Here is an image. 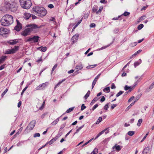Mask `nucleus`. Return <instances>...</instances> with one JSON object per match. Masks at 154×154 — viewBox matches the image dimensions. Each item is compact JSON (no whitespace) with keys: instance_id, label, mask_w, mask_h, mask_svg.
Segmentation results:
<instances>
[{"instance_id":"1","label":"nucleus","mask_w":154,"mask_h":154,"mask_svg":"<svg viewBox=\"0 0 154 154\" xmlns=\"http://www.w3.org/2000/svg\"><path fill=\"white\" fill-rule=\"evenodd\" d=\"M5 6L7 9L13 12H15L18 9L17 4L15 0H5Z\"/></svg>"},{"instance_id":"2","label":"nucleus","mask_w":154,"mask_h":154,"mask_svg":"<svg viewBox=\"0 0 154 154\" xmlns=\"http://www.w3.org/2000/svg\"><path fill=\"white\" fill-rule=\"evenodd\" d=\"M0 22L2 25L3 26H9L13 22V17L11 15L6 14L2 17Z\"/></svg>"},{"instance_id":"3","label":"nucleus","mask_w":154,"mask_h":154,"mask_svg":"<svg viewBox=\"0 0 154 154\" xmlns=\"http://www.w3.org/2000/svg\"><path fill=\"white\" fill-rule=\"evenodd\" d=\"M33 11L37 15L42 17L47 14L46 10L42 7L35 6L32 8Z\"/></svg>"},{"instance_id":"4","label":"nucleus","mask_w":154,"mask_h":154,"mask_svg":"<svg viewBox=\"0 0 154 154\" xmlns=\"http://www.w3.org/2000/svg\"><path fill=\"white\" fill-rule=\"evenodd\" d=\"M27 26L29 27L25 29L21 33V35L23 36H27L29 35L30 32L33 30V29L40 27H38L37 25L33 24H29Z\"/></svg>"},{"instance_id":"5","label":"nucleus","mask_w":154,"mask_h":154,"mask_svg":"<svg viewBox=\"0 0 154 154\" xmlns=\"http://www.w3.org/2000/svg\"><path fill=\"white\" fill-rule=\"evenodd\" d=\"M21 7L25 9H29L32 5L30 0H19Z\"/></svg>"},{"instance_id":"6","label":"nucleus","mask_w":154,"mask_h":154,"mask_svg":"<svg viewBox=\"0 0 154 154\" xmlns=\"http://www.w3.org/2000/svg\"><path fill=\"white\" fill-rule=\"evenodd\" d=\"M19 49V46H15L14 48L11 49H8L5 51V54H13L17 51Z\"/></svg>"},{"instance_id":"7","label":"nucleus","mask_w":154,"mask_h":154,"mask_svg":"<svg viewBox=\"0 0 154 154\" xmlns=\"http://www.w3.org/2000/svg\"><path fill=\"white\" fill-rule=\"evenodd\" d=\"M35 124V121L34 120H32L31 121L25 130V131H30L33 129Z\"/></svg>"},{"instance_id":"8","label":"nucleus","mask_w":154,"mask_h":154,"mask_svg":"<svg viewBox=\"0 0 154 154\" xmlns=\"http://www.w3.org/2000/svg\"><path fill=\"white\" fill-rule=\"evenodd\" d=\"M48 84L49 83L48 82H46L45 83L41 84L36 87V90L43 89L46 87L48 86Z\"/></svg>"},{"instance_id":"9","label":"nucleus","mask_w":154,"mask_h":154,"mask_svg":"<svg viewBox=\"0 0 154 154\" xmlns=\"http://www.w3.org/2000/svg\"><path fill=\"white\" fill-rule=\"evenodd\" d=\"M39 38V37L38 36H34L30 38L26 41V42L32 41L34 42H37L38 41Z\"/></svg>"},{"instance_id":"10","label":"nucleus","mask_w":154,"mask_h":154,"mask_svg":"<svg viewBox=\"0 0 154 154\" xmlns=\"http://www.w3.org/2000/svg\"><path fill=\"white\" fill-rule=\"evenodd\" d=\"M9 31V30H8L6 28H1L0 29V35H3L6 34H7L8 33Z\"/></svg>"},{"instance_id":"11","label":"nucleus","mask_w":154,"mask_h":154,"mask_svg":"<svg viewBox=\"0 0 154 154\" xmlns=\"http://www.w3.org/2000/svg\"><path fill=\"white\" fill-rule=\"evenodd\" d=\"M109 128H106L102 131L100 132L99 134H98L96 137L94 139V140L97 138L98 137H99L100 135L103 134L105 132V134H107L109 132Z\"/></svg>"},{"instance_id":"12","label":"nucleus","mask_w":154,"mask_h":154,"mask_svg":"<svg viewBox=\"0 0 154 154\" xmlns=\"http://www.w3.org/2000/svg\"><path fill=\"white\" fill-rule=\"evenodd\" d=\"M79 35L76 34L74 35L72 38L71 39V41L72 42L73 44L76 42L78 39Z\"/></svg>"},{"instance_id":"13","label":"nucleus","mask_w":154,"mask_h":154,"mask_svg":"<svg viewBox=\"0 0 154 154\" xmlns=\"http://www.w3.org/2000/svg\"><path fill=\"white\" fill-rule=\"evenodd\" d=\"M21 28L22 26L21 24L19 21H17V25L14 27V29L17 31H19Z\"/></svg>"},{"instance_id":"14","label":"nucleus","mask_w":154,"mask_h":154,"mask_svg":"<svg viewBox=\"0 0 154 154\" xmlns=\"http://www.w3.org/2000/svg\"><path fill=\"white\" fill-rule=\"evenodd\" d=\"M135 85L134 86H133L132 87H129L127 85H126L124 87V89L125 91H127L128 90V89H129V92H131L134 88V87L135 86L137 85V84L136 83H134Z\"/></svg>"},{"instance_id":"15","label":"nucleus","mask_w":154,"mask_h":154,"mask_svg":"<svg viewBox=\"0 0 154 154\" xmlns=\"http://www.w3.org/2000/svg\"><path fill=\"white\" fill-rule=\"evenodd\" d=\"M101 74V73H100L94 79L93 82V83H92V88L93 89L94 87V85H95L97 80V79H98V78H99V77L100 76V75Z\"/></svg>"},{"instance_id":"16","label":"nucleus","mask_w":154,"mask_h":154,"mask_svg":"<svg viewBox=\"0 0 154 154\" xmlns=\"http://www.w3.org/2000/svg\"><path fill=\"white\" fill-rule=\"evenodd\" d=\"M59 137L58 136H56L55 137L53 138L50 141H49L46 144H51L54 141H55L56 140H57Z\"/></svg>"},{"instance_id":"17","label":"nucleus","mask_w":154,"mask_h":154,"mask_svg":"<svg viewBox=\"0 0 154 154\" xmlns=\"http://www.w3.org/2000/svg\"><path fill=\"white\" fill-rule=\"evenodd\" d=\"M152 147V146H149L148 145L144 149L143 152L144 153H147L149 152L151 150V148Z\"/></svg>"},{"instance_id":"18","label":"nucleus","mask_w":154,"mask_h":154,"mask_svg":"<svg viewBox=\"0 0 154 154\" xmlns=\"http://www.w3.org/2000/svg\"><path fill=\"white\" fill-rule=\"evenodd\" d=\"M117 145H115V146L113 147L112 149H114V151H120L121 149V148L120 147V146L119 145L118 146H116Z\"/></svg>"},{"instance_id":"19","label":"nucleus","mask_w":154,"mask_h":154,"mask_svg":"<svg viewBox=\"0 0 154 154\" xmlns=\"http://www.w3.org/2000/svg\"><path fill=\"white\" fill-rule=\"evenodd\" d=\"M18 42V41H17V40L15 39V40H11L8 42V43L10 45H14L16 44Z\"/></svg>"},{"instance_id":"20","label":"nucleus","mask_w":154,"mask_h":154,"mask_svg":"<svg viewBox=\"0 0 154 154\" xmlns=\"http://www.w3.org/2000/svg\"><path fill=\"white\" fill-rule=\"evenodd\" d=\"M31 14L26 13H24L23 17L26 20H27L29 19L30 17L31 16Z\"/></svg>"},{"instance_id":"21","label":"nucleus","mask_w":154,"mask_h":154,"mask_svg":"<svg viewBox=\"0 0 154 154\" xmlns=\"http://www.w3.org/2000/svg\"><path fill=\"white\" fill-rule=\"evenodd\" d=\"M83 68V66L82 64H80L79 65H77L76 66L75 69H76L77 71H78L82 69Z\"/></svg>"},{"instance_id":"22","label":"nucleus","mask_w":154,"mask_h":154,"mask_svg":"<svg viewBox=\"0 0 154 154\" xmlns=\"http://www.w3.org/2000/svg\"><path fill=\"white\" fill-rule=\"evenodd\" d=\"M7 58V56H3L0 58V64L3 63L6 60Z\"/></svg>"},{"instance_id":"23","label":"nucleus","mask_w":154,"mask_h":154,"mask_svg":"<svg viewBox=\"0 0 154 154\" xmlns=\"http://www.w3.org/2000/svg\"><path fill=\"white\" fill-rule=\"evenodd\" d=\"M98 99L99 98L97 97H94L90 105H92L96 101H97L98 100Z\"/></svg>"},{"instance_id":"24","label":"nucleus","mask_w":154,"mask_h":154,"mask_svg":"<svg viewBox=\"0 0 154 154\" xmlns=\"http://www.w3.org/2000/svg\"><path fill=\"white\" fill-rule=\"evenodd\" d=\"M59 120V117L57 119L55 120L51 123V125H55L58 122Z\"/></svg>"},{"instance_id":"25","label":"nucleus","mask_w":154,"mask_h":154,"mask_svg":"<svg viewBox=\"0 0 154 154\" xmlns=\"http://www.w3.org/2000/svg\"><path fill=\"white\" fill-rule=\"evenodd\" d=\"M146 16L145 15H143L141 16L139 18L138 20H137V22L138 23H139L140 22L144 20Z\"/></svg>"},{"instance_id":"26","label":"nucleus","mask_w":154,"mask_h":154,"mask_svg":"<svg viewBox=\"0 0 154 154\" xmlns=\"http://www.w3.org/2000/svg\"><path fill=\"white\" fill-rule=\"evenodd\" d=\"M141 63V59H140L139 61L135 62L134 64V66L136 67L137 66L139 65Z\"/></svg>"},{"instance_id":"27","label":"nucleus","mask_w":154,"mask_h":154,"mask_svg":"<svg viewBox=\"0 0 154 154\" xmlns=\"http://www.w3.org/2000/svg\"><path fill=\"white\" fill-rule=\"evenodd\" d=\"M98 152V149L95 148L94 150L91 153V154H97Z\"/></svg>"},{"instance_id":"28","label":"nucleus","mask_w":154,"mask_h":154,"mask_svg":"<svg viewBox=\"0 0 154 154\" xmlns=\"http://www.w3.org/2000/svg\"><path fill=\"white\" fill-rule=\"evenodd\" d=\"M102 117H99V118L98 119L97 121L95 123L96 124H99L100 122H101L102 121Z\"/></svg>"},{"instance_id":"29","label":"nucleus","mask_w":154,"mask_h":154,"mask_svg":"<svg viewBox=\"0 0 154 154\" xmlns=\"http://www.w3.org/2000/svg\"><path fill=\"white\" fill-rule=\"evenodd\" d=\"M90 93V91H88L84 97V98L86 100L87 99L88 97L89 96Z\"/></svg>"},{"instance_id":"30","label":"nucleus","mask_w":154,"mask_h":154,"mask_svg":"<svg viewBox=\"0 0 154 154\" xmlns=\"http://www.w3.org/2000/svg\"><path fill=\"white\" fill-rule=\"evenodd\" d=\"M103 91L104 92L106 91L107 92H109L110 91L109 87H107L106 88H105L103 89Z\"/></svg>"},{"instance_id":"31","label":"nucleus","mask_w":154,"mask_h":154,"mask_svg":"<svg viewBox=\"0 0 154 154\" xmlns=\"http://www.w3.org/2000/svg\"><path fill=\"white\" fill-rule=\"evenodd\" d=\"M142 121H143V120H142V119H139L138 121V123L137 124V125L138 126H139V127L141 125V124L142 123Z\"/></svg>"},{"instance_id":"32","label":"nucleus","mask_w":154,"mask_h":154,"mask_svg":"<svg viewBox=\"0 0 154 154\" xmlns=\"http://www.w3.org/2000/svg\"><path fill=\"white\" fill-rule=\"evenodd\" d=\"M112 43H111L110 44L107 45L102 47L99 49V50H102L107 48V47L109 46L112 44Z\"/></svg>"},{"instance_id":"33","label":"nucleus","mask_w":154,"mask_h":154,"mask_svg":"<svg viewBox=\"0 0 154 154\" xmlns=\"http://www.w3.org/2000/svg\"><path fill=\"white\" fill-rule=\"evenodd\" d=\"M74 107H72L68 109L66 111V112L69 113L71 112L74 109Z\"/></svg>"},{"instance_id":"34","label":"nucleus","mask_w":154,"mask_h":154,"mask_svg":"<svg viewBox=\"0 0 154 154\" xmlns=\"http://www.w3.org/2000/svg\"><path fill=\"white\" fill-rule=\"evenodd\" d=\"M142 51L141 50H139L138 51H137L136 53H135L134 54H133L132 55V57H133L135 56L136 55H137V54H139Z\"/></svg>"},{"instance_id":"35","label":"nucleus","mask_w":154,"mask_h":154,"mask_svg":"<svg viewBox=\"0 0 154 154\" xmlns=\"http://www.w3.org/2000/svg\"><path fill=\"white\" fill-rule=\"evenodd\" d=\"M65 80V79H63L62 81H61L60 82H58L55 86V88L58 87L59 85L61 84L64 80Z\"/></svg>"},{"instance_id":"36","label":"nucleus","mask_w":154,"mask_h":154,"mask_svg":"<svg viewBox=\"0 0 154 154\" xmlns=\"http://www.w3.org/2000/svg\"><path fill=\"white\" fill-rule=\"evenodd\" d=\"M134 131H129L128 133V134L130 136H132L134 134Z\"/></svg>"},{"instance_id":"37","label":"nucleus","mask_w":154,"mask_h":154,"mask_svg":"<svg viewBox=\"0 0 154 154\" xmlns=\"http://www.w3.org/2000/svg\"><path fill=\"white\" fill-rule=\"evenodd\" d=\"M124 93V91H120L116 95V97H118L122 94Z\"/></svg>"},{"instance_id":"38","label":"nucleus","mask_w":154,"mask_h":154,"mask_svg":"<svg viewBox=\"0 0 154 154\" xmlns=\"http://www.w3.org/2000/svg\"><path fill=\"white\" fill-rule=\"evenodd\" d=\"M97 9H98V7H97V6H94L93 7L92 10V11L93 12H96H96L97 11Z\"/></svg>"},{"instance_id":"39","label":"nucleus","mask_w":154,"mask_h":154,"mask_svg":"<svg viewBox=\"0 0 154 154\" xmlns=\"http://www.w3.org/2000/svg\"><path fill=\"white\" fill-rule=\"evenodd\" d=\"M143 27V25L141 24L138 25L137 27V29L138 30H140L142 29Z\"/></svg>"},{"instance_id":"40","label":"nucleus","mask_w":154,"mask_h":154,"mask_svg":"<svg viewBox=\"0 0 154 154\" xmlns=\"http://www.w3.org/2000/svg\"><path fill=\"white\" fill-rule=\"evenodd\" d=\"M57 64H55L54 65V66H53V68H52V69L51 72V74L55 70V69L57 67Z\"/></svg>"},{"instance_id":"41","label":"nucleus","mask_w":154,"mask_h":154,"mask_svg":"<svg viewBox=\"0 0 154 154\" xmlns=\"http://www.w3.org/2000/svg\"><path fill=\"white\" fill-rule=\"evenodd\" d=\"M130 13L129 12H127V11L125 12L124 13L122 14L121 16L123 15L125 16H127L130 14Z\"/></svg>"},{"instance_id":"42","label":"nucleus","mask_w":154,"mask_h":154,"mask_svg":"<svg viewBox=\"0 0 154 154\" xmlns=\"http://www.w3.org/2000/svg\"><path fill=\"white\" fill-rule=\"evenodd\" d=\"M97 66V65L96 64H94L93 65H90V66H87L86 68H87V69H90V68H93V67H95L96 66Z\"/></svg>"},{"instance_id":"43","label":"nucleus","mask_w":154,"mask_h":154,"mask_svg":"<svg viewBox=\"0 0 154 154\" xmlns=\"http://www.w3.org/2000/svg\"><path fill=\"white\" fill-rule=\"evenodd\" d=\"M103 8V7H100L99 10L98 11L96 12V13L97 14H99V13H100L101 11L102 10Z\"/></svg>"},{"instance_id":"44","label":"nucleus","mask_w":154,"mask_h":154,"mask_svg":"<svg viewBox=\"0 0 154 154\" xmlns=\"http://www.w3.org/2000/svg\"><path fill=\"white\" fill-rule=\"evenodd\" d=\"M8 91V89H6L5 91L2 93V97H3L5 94Z\"/></svg>"},{"instance_id":"45","label":"nucleus","mask_w":154,"mask_h":154,"mask_svg":"<svg viewBox=\"0 0 154 154\" xmlns=\"http://www.w3.org/2000/svg\"><path fill=\"white\" fill-rule=\"evenodd\" d=\"M84 126V125H82V126H81V127H79L78 129H77V130H76V132H75V133H78L79 131Z\"/></svg>"},{"instance_id":"46","label":"nucleus","mask_w":154,"mask_h":154,"mask_svg":"<svg viewBox=\"0 0 154 154\" xmlns=\"http://www.w3.org/2000/svg\"><path fill=\"white\" fill-rule=\"evenodd\" d=\"M40 136V135L39 133H36L34 134L33 137H39Z\"/></svg>"},{"instance_id":"47","label":"nucleus","mask_w":154,"mask_h":154,"mask_svg":"<svg viewBox=\"0 0 154 154\" xmlns=\"http://www.w3.org/2000/svg\"><path fill=\"white\" fill-rule=\"evenodd\" d=\"M136 101H134L127 108H128L129 109L131 108V107L136 102Z\"/></svg>"},{"instance_id":"48","label":"nucleus","mask_w":154,"mask_h":154,"mask_svg":"<svg viewBox=\"0 0 154 154\" xmlns=\"http://www.w3.org/2000/svg\"><path fill=\"white\" fill-rule=\"evenodd\" d=\"M46 50H47L46 47H42L41 48V51L42 52H44Z\"/></svg>"},{"instance_id":"49","label":"nucleus","mask_w":154,"mask_h":154,"mask_svg":"<svg viewBox=\"0 0 154 154\" xmlns=\"http://www.w3.org/2000/svg\"><path fill=\"white\" fill-rule=\"evenodd\" d=\"M149 134V132H148L144 136V137L143 138L142 140L141 141V142H142L143 141L146 137Z\"/></svg>"},{"instance_id":"50","label":"nucleus","mask_w":154,"mask_h":154,"mask_svg":"<svg viewBox=\"0 0 154 154\" xmlns=\"http://www.w3.org/2000/svg\"><path fill=\"white\" fill-rule=\"evenodd\" d=\"M108 105H109V103H107L105 105V106H104V109H105L106 110L108 109L109 108Z\"/></svg>"},{"instance_id":"51","label":"nucleus","mask_w":154,"mask_h":154,"mask_svg":"<svg viewBox=\"0 0 154 154\" xmlns=\"http://www.w3.org/2000/svg\"><path fill=\"white\" fill-rule=\"evenodd\" d=\"M86 108V106H85L84 104H83L81 106V110H83L85 109Z\"/></svg>"},{"instance_id":"52","label":"nucleus","mask_w":154,"mask_h":154,"mask_svg":"<svg viewBox=\"0 0 154 154\" xmlns=\"http://www.w3.org/2000/svg\"><path fill=\"white\" fill-rule=\"evenodd\" d=\"M48 7L50 8H53L54 7L53 5L52 4H50L48 5Z\"/></svg>"},{"instance_id":"53","label":"nucleus","mask_w":154,"mask_h":154,"mask_svg":"<svg viewBox=\"0 0 154 154\" xmlns=\"http://www.w3.org/2000/svg\"><path fill=\"white\" fill-rule=\"evenodd\" d=\"M105 100V98L104 96H102L100 100V102H102L104 101Z\"/></svg>"},{"instance_id":"54","label":"nucleus","mask_w":154,"mask_h":154,"mask_svg":"<svg viewBox=\"0 0 154 154\" xmlns=\"http://www.w3.org/2000/svg\"><path fill=\"white\" fill-rule=\"evenodd\" d=\"M98 106V105L97 104H96L94 105L93 108L92 109V110H94Z\"/></svg>"},{"instance_id":"55","label":"nucleus","mask_w":154,"mask_h":154,"mask_svg":"<svg viewBox=\"0 0 154 154\" xmlns=\"http://www.w3.org/2000/svg\"><path fill=\"white\" fill-rule=\"evenodd\" d=\"M134 96H132L128 100V102H131L134 98Z\"/></svg>"},{"instance_id":"56","label":"nucleus","mask_w":154,"mask_h":154,"mask_svg":"<svg viewBox=\"0 0 154 154\" xmlns=\"http://www.w3.org/2000/svg\"><path fill=\"white\" fill-rule=\"evenodd\" d=\"M116 88V87L114 83H112V84L111 88L112 89H115Z\"/></svg>"},{"instance_id":"57","label":"nucleus","mask_w":154,"mask_h":154,"mask_svg":"<svg viewBox=\"0 0 154 154\" xmlns=\"http://www.w3.org/2000/svg\"><path fill=\"white\" fill-rule=\"evenodd\" d=\"M66 125L65 124H63L61 125L60 126V129H63L65 126Z\"/></svg>"},{"instance_id":"58","label":"nucleus","mask_w":154,"mask_h":154,"mask_svg":"<svg viewBox=\"0 0 154 154\" xmlns=\"http://www.w3.org/2000/svg\"><path fill=\"white\" fill-rule=\"evenodd\" d=\"M148 7V6H143V8H142L141 9V11L145 10Z\"/></svg>"},{"instance_id":"59","label":"nucleus","mask_w":154,"mask_h":154,"mask_svg":"<svg viewBox=\"0 0 154 154\" xmlns=\"http://www.w3.org/2000/svg\"><path fill=\"white\" fill-rule=\"evenodd\" d=\"M94 139V138H92L91 139H90L89 140H88L87 142H86L84 144H88V143H89L90 142H91L92 140Z\"/></svg>"},{"instance_id":"60","label":"nucleus","mask_w":154,"mask_h":154,"mask_svg":"<svg viewBox=\"0 0 154 154\" xmlns=\"http://www.w3.org/2000/svg\"><path fill=\"white\" fill-rule=\"evenodd\" d=\"M117 106V105L116 104H113L111 106V108L112 109H113L115 107Z\"/></svg>"},{"instance_id":"61","label":"nucleus","mask_w":154,"mask_h":154,"mask_svg":"<svg viewBox=\"0 0 154 154\" xmlns=\"http://www.w3.org/2000/svg\"><path fill=\"white\" fill-rule=\"evenodd\" d=\"M96 26V25L95 23H91V24H90V27H95Z\"/></svg>"},{"instance_id":"62","label":"nucleus","mask_w":154,"mask_h":154,"mask_svg":"<svg viewBox=\"0 0 154 154\" xmlns=\"http://www.w3.org/2000/svg\"><path fill=\"white\" fill-rule=\"evenodd\" d=\"M82 19H81L77 23L76 25H75V27H77L80 23L82 21Z\"/></svg>"},{"instance_id":"63","label":"nucleus","mask_w":154,"mask_h":154,"mask_svg":"<svg viewBox=\"0 0 154 154\" xmlns=\"http://www.w3.org/2000/svg\"><path fill=\"white\" fill-rule=\"evenodd\" d=\"M21 104V101H20L18 102V105H17L18 107L19 108L20 107Z\"/></svg>"},{"instance_id":"64","label":"nucleus","mask_w":154,"mask_h":154,"mask_svg":"<svg viewBox=\"0 0 154 154\" xmlns=\"http://www.w3.org/2000/svg\"><path fill=\"white\" fill-rule=\"evenodd\" d=\"M74 71V70H73V69H71L68 72V73H69V74H70V73H73Z\"/></svg>"}]
</instances>
